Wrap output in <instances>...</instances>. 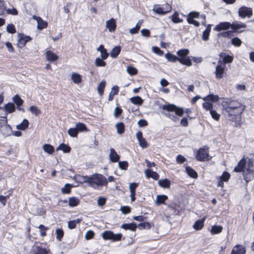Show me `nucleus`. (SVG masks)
<instances>
[{
  "mask_svg": "<svg viewBox=\"0 0 254 254\" xmlns=\"http://www.w3.org/2000/svg\"><path fill=\"white\" fill-rule=\"evenodd\" d=\"M221 99L220 105L223 116L229 122L234 123L236 127H240L242 115L245 110L246 106L239 100L231 97L220 98L218 95L209 94L202 98L204 101L216 103Z\"/></svg>",
  "mask_w": 254,
  "mask_h": 254,
  "instance_id": "nucleus-1",
  "label": "nucleus"
},
{
  "mask_svg": "<svg viewBox=\"0 0 254 254\" xmlns=\"http://www.w3.org/2000/svg\"><path fill=\"white\" fill-rule=\"evenodd\" d=\"M247 24L241 22L235 21L231 23L229 22H221L216 25L213 30L215 31L220 32L222 30H227L231 28L234 33H240L243 32L244 30H239L241 28L247 27Z\"/></svg>",
  "mask_w": 254,
  "mask_h": 254,
  "instance_id": "nucleus-2",
  "label": "nucleus"
},
{
  "mask_svg": "<svg viewBox=\"0 0 254 254\" xmlns=\"http://www.w3.org/2000/svg\"><path fill=\"white\" fill-rule=\"evenodd\" d=\"M107 179L103 175L95 173L89 176V187L97 189L99 187L107 186Z\"/></svg>",
  "mask_w": 254,
  "mask_h": 254,
  "instance_id": "nucleus-3",
  "label": "nucleus"
},
{
  "mask_svg": "<svg viewBox=\"0 0 254 254\" xmlns=\"http://www.w3.org/2000/svg\"><path fill=\"white\" fill-rule=\"evenodd\" d=\"M189 54V51L187 49H181L177 52L178 61L183 65L190 66L192 65V63L191 59L188 57Z\"/></svg>",
  "mask_w": 254,
  "mask_h": 254,
  "instance_id": "nucleus-4",
  "label": "nucleus"
},
{
  "mask_svg": "<svg viewBox=\"0 0 254 254\" xmlns=\"http://www.w3.org/2000/svg\"><path fill=\"white\" fill-rule=\"evenodd\" d=\"M247 163H248L247 167L244 174V179L247 183H248L254 178V159L248 157Z\"/></svg>",
  "mask_w": 254,
  "mask_h": 254,
  "instance_id": "nucleus-5",
  "label": "nucleus"
},
{
  "mask_svg": "<svg viewBox=\"0 0 254 254\" xmlns=\"http://www.w3.org/2000/svg\"><path fill=\"white\" fill-rule=\"evenodd\" d=\"M208 156L209 149L205 146L198 149L196 153L195 158L198 161L204 162L209 160Z\"/></svg>",
  "mask_w": 254,
  "mask_h": 254,
  "instance_id": "nucleus-6",
  "label": "nucleus"
},
{
  "mask_svg": "<svg viewBox=\"0 0 254 254\" xmlns=\"http://www.w3.org/2000/svg\"><path fill=\"white\" fill-rule=\"evenodd\" d=\"M162 109L168 112H174L175 114L179 117L183 116L184 113V109L182 108L179 107L174 104L163 105L162 106Z\"/></svg>",
  "mask_w": 254,
  "mask_h": 254,
  "instance_id": "nucleus-7",
  "label": "nucleus"
},
{
  "mask_svg": "<svg viewBox=\"0 0 254 254\" xmlns=\"http://www.w3.org/2000/svg\"><path fill=\"white\" fill-rule=\"evenodd\" d=\"M200 16L199 12L192 11L189 13L187 15V21L190 24H192L196 27H198L200 23L198 21L195 20L194 18H198Z\"/></svg>",
  "mask_w": 254,
  "mask_h": 254,
  "instance_id": "nucleus-8",
  "label": "nucleus"
},
{
  "mask_svg": "<svg viewBox=\"0 0 254 254\" xmlns=\"http://www.w3.org/2000/svg\"><path fill=\"white\" fill-rule=\"evenodd\" d=\"M184 213V209L182 207H167L165 212L166 217H171L173 215L181 216Z\"/></svg>",
  "mask_w": 254,
  "mask_h": 254,
  "instance_id": "nucleus-9",
  "label": "nucleus"
},
{
  "mask_svg": "<svg viewBox=\"0 0 254 254\" xmlns=\"http://www.w3.org/2000/svg\"><path fill=\"white\" fill-rule=\"evenodd\" d=\"M103 238L105 240H112L113 241H118L121 239L122 235L121 233L115 234L112 231H106L102 234Z\"/></svg>",
  "mask_w": 254,
  "mask_h": 254,
  "instance_id": "nucleus-10",
  "label": "nucleus"
},
{
  "mask_svg": "<svg viewBox=\"0 0 254 254\" xmlns=\"http://www.w3.org/2000/svg\"><path fill=\"white\" fill-rule=\"evenodd\" d=\"M165 7H162L160 4H155L153 7V11L156 13L160 15H164L170 12L172 10V6L166 3L165 5Z\"/></svg>",
  "mask_w": 254,
  "mask_h": 254,
  "instance_id": "nucleus-11",
  "label": "nucleus"
},
{
  "mask_svg": "<svg viewBox=\"0 0 254 254\" xmlns=\"http://www.w3.org/2000/svg\"><path fill=\"white\" fill-rule=\"evenodd\" d=\"M248 157L243 156V158L239 161L237 165L234 168L233 171L236 173H243L244 176V173L246 172V167Z\"/></svg>",
  "mask_w": 254,
  "mask_h": 254,
  "instance_id": "nucleus-12",
  "label": "nucleus"
},
{
  "mask_svg": "<svg viewBox=\"0 0 254 254\" xmlns=\"http://www.w3.org/2000/svg\"><path fill=\"white\" fill-rule=\"evenodd\" d=\"M253 14L252 9L245 6H241L238 10V15L242 18H245L246 17L250 18L253 15Z\"/></svg>",
  "mask_w": 254,
  "mask_h": 254,
  "instance_id": "nucleus-13",
  "label": "nucleus"
},
{
  "mask_svg": "<svg viewBox=\"0 0 254 254\" xmlns=\"http://www.w3.org/2000/svg\"><path fill=\"white\" fill-rule=\"evenodd\" d=\"M31 40H32V38L30 36L25 35L23 33H19L17 45L19 48H22L27 42Z\"/></svg>",
  "mask_w": 254,
  "mask_h": 254,
  "instance_id": "nucleus-14",
  "label": "nucleus"
},
{
  "mask_svg": "<svg viewBox=\"0 0 254 254\" xmlns=\"http://www.w3.org/2000/svg\"><path fill=\"white\" fill-rule=\"evenodd\" d=\"M218 65L216 67L215 73L216 78L220 79L223 77L225 66V65L222 64V61L221 59L218 60Z\"/></svg>",
  "mask_w": 254,
  "mask_h": 254,
  "instance_id": "nucleus-15",
  "label": "nucleus"
},
{
  "mask_svg": "<svg viewBox=\"0 0 254 254\" xmlns=\"http://www.w3.org/2000/svg\"><path fill=\"white\" fill-rule=\"evenodd\" d=\"M12 100L14 104L16 105L17 108L19 111H25L23 108H21V106L23 104L24 100L21 98L19 95L16 94L14 95L12 97Z\"/></svg>",
  "mask_w": 254,
  "mask_h": 254,
  "instance_id": "nucleus-16",
  "label": "nucleus"
},
{
  "mask_svg": "<svg viewBox=\"0 0 254 254\" xmlns=\"http://www.w3.org/2000/svg\"><path fill=\"white\" fill-rule=\"evenodd\" d=\"M136 138L138 140L139 145L143 148H146L148 147V144L146 139L143 137L142 132L140 131L136 133Z\"/></svg>",
  "mask_w": 254,
  "mask_h": 254,
  "instance_id": "nucleus-17",
  "label": "nucleus"
},
{
  "mask_svg": "<svg viewBox=\"0 0 254 254\" xmlns=\"http://www.w3.org/2000/svg\"><path fill=\"white\" fill-rule=\"evenodd\" d=\"M219 56L221 59H222V64L223 63V65L231 63L234 59L233 56L226 55V53L223 52L221 53Z\"/></svg>",
  "mask_w": 254,
  "mask_h": 254,
  "instance_id": "nucleus-18",
  "label": "nucleus"
},
{
  "mask_svg": "<svg viewBox=\"0 0 254 254\" xmlns=\"http://www.w3.org/2000/svg\"><path fill=\"white\" fill-rule=\"evenodd\" d=\"M144 173L147 178H152L154 180H158L159 179V175L151 169H147L145 170Z\"/></svg>",
  "mask_w": 254,
  "mask_h": 254,
  "instance_id": "nucleus-19",
  "label": "nucleus"
},
{
  "mask_svg": "<svg viewBox=\"0 0 254 254\" xmlns=\"http://www.w3.org/2000/svg\"><path fill=\"white\" fill-rule=\"evenodd\" d=\"M30 212L33 215L42 216L45 214L46 210L43 207H31Z\"/></svg>",
  "mask_w": 254,
  "mask_h": 254,
  "instance_id": "nucleus-20",
  "label": "nucleus"
},
{
  "mask_svg": "<svg viewBox=\"0 0 254 254\" xmlns=\"http://www.w3.org/2000/svg\"><path fill=\"white\" fill-rule=\"evenodd\" d=\"M246 250L245 247L240 245H236L231 251V254H245Z\"/></svg>",
  "mask_w": 254,
  "mask_h": 254,
  "instance_id": "nucleus-21",
  "label": "nucleus"
},
{
  "mask_svg": "<svg viewBox=\"0 0 254 254\" xmlns=\"http://www.w3.org/2000/svg\"><path fill=\"white\" fill-rule=\"evenodd\" d=\"M109 158L111 162L113 163H116L119 162L120 160V156L117 154L114 148H111Z\"/></svg>",
  "mask_w": 254,
  "mask_h": 254,
  "instance_id": "nucleus-22",
  "label": "nucleus"
},
{
  "mask_svg": "<svg viewBox=\"0 0 254 254\" xmlns=\"http://www.w3.org/2000/svg\"><path fill=\"white\" fill-rule=\"evenodd\" d=\"M106 26L110 32H114L117 27L115 20L112 18L109 20L107 21Z\"/></svg>",
  "mask_w": 254,
  "mask_h": 254,
  "instance_id": "nucleus-23",
  "label": "nucleus"
},
{
  "mask_svg": "<svg viewBox=\"0 0 254 254\" xmlns=\"http://www.w3.org/2000/svg\"><path fill=\"white\" fill-rule=\"evenodd\" d=\"M45 55L47 60L51 62H54L57 61L59 58L58 56L56 54L50 50L47 51Z\"/></svg>",
  "mask_w": 254,
  "mask_h": 254,
  "instance_id": "nucleus-24",
  "label": "nucleus"
},
{
  "mask_svg": "<svg viewBox=\"0 0 254 254\" xmlns=\"http://www.w3.org/2000/svg\"><path fill=\"white\" fill-rule=\"evenodd\" d=\"M206 216H204L201 219H199L195 222L193 225V228L196 230H200L204 226V222L206 219Z\"/></svg>",
  "mask_w": 254,
  "mask_h": 254,
  "instance_id": "nucleus-25",
  "label": "nucleus"
},
{
  "mask_svg": "<svg viewBox=\"0 0 254 254\" xmlns=\"http://www.w3.org/2000/svg\"><path fill=\"white\" fill-rule=\"evenodd\" d=\"M211 24H208L206 26V29L203 31L202 33V39L203 41H206L209 40L210 33L211 29Z\"/></svg>",
  "mask_w": 254,
  "mask_h": 254,
  "instance_id": "nucleus-26",
  "label": "nucleus"
},
{
  "mask_svg": "<svg viewBox=\"0 0 254 254\" xmlns=\"http://www.w3.org/2000/svg\"><path fill=\"white\" fill-rule=\"evenodd\" d=\"M75 178L77 182L80 184L87 183L89 185V176L78 175Z\"/></svg>",
  "mask_w": 254,
  "mask_h": 254,
  "instance_id": "nucleus-27",
  "label": "nucleus"
},
{
  "mask_svg": "<svg viewBox=\"0 0 254 254\" xmlns=\"http://www.w3.org/2000/svg\"><path fill=\"white\" fill-rule=\"evenodd\" d=\"M187 174L191 178L196 179L198 177L197 172L190 166H187L185 168Z\"/></svg>",
  "mask_w": 254,
  "mask_h": 254,
  "instance_id": "nucleus-28",
  "label": "nucleus"
},
{
  "mask_svg": "<svg viewBox=\"0 0 254 254\" xmlns=\"http://www.w3.org/2000/svg\"><path fill=\"white\" fill-rule=\"evenodd\" d=\"M170 18L171 19L172 22L174 23H182L184 20L181 18L179 16V13L177 11H175L173 15L170 16Z\"/></svg>",
  "mask_w": 254,
  "mask_h": 254,
  "instance_id": "nucleus-29",
  "label": "nucleus"
},
{
  "mask_svg": "<svg viewBox=\"0 0 254 254\" xmlns=\"http://www.w3.org/2000/svg\"><path fill=\"white\" fill-rule=\"evenodd\" d=\"M37 28L39 30H42L44 28H46L48 26V23L43 20L42 18L40 17H37Z\"/></svg>",
  "mask_w": 254,
  "mask_h": 254,
  "instance_id": "nucleus-30",
  "label": "nucleus"
},
{
  "mask_svg": "<svg viewBox=\"0 0 254 254\" xmlns=\"http://www.w3.org/2000/svg\"><path fill=\"white\" fill-rule=\"evenodd\" d=\"M2 133L6 136H8L12 133V128L11 126L7 123L6 125L4 126L2 128H0Z\"/></svg>",
  "mask_w": 254,
  "mask_h": 254,
  "instance_id": "nucleus-31",
  "label": "nucleus"
},
{
  "mask_svg": "<svg viewBox=\"0 0 254 254\" xmlns=\"http://www.w3.org/2000/svg\"><path fill=\"white\" fill-rule=\"evenodd\" d=\"M119 92V87L117 85H114L109 93L108 101H112L114 99V96L117 95Z\"/></svg>",
  "mask_w": 254,
  "mask_h": 254,
  "instance_id": "nucleus-32",
  "label": "nucleus"
},
{
  "mask_svg": "<svg viewBox=\"0 0 254 254\" xmlns=\"http://www.w3.org/2000/svg\"><path fill=\"white\" fill-rule=\"evenodd\" d=\"M57 151L62 150L64 153H69L71 151L70 147L64 143L60 144L58 147L56 148Z\"/></svg>",
  "mask_w": 254,
  "mask_h": 254,
  "instance_id": "nucleus-33",
  "label": "nucleus"
},
{
  "mask_svg": "<svg viewBox=\"0 0 254 254\" xmlns=\"http://www.w3.org/2000/svg\"><path fill=\"white\" fill-rule=\"evenodd\" d=\"M29 125L28 120L25 119L20 124L16 126V128L19 130H24L28 127Z\"/></svg>",
  "mask_w": 254,
  "mask_h": 254,
  "instance_id": "nucleus-34",
  "label": "nucleus"
},
{
  "mask_svg": "<svg viewBox=\"0 0 254 254\" xmlns=\"http://www.w3.org/2000/svg\"><path fill=\"white\" fill-rule=\"evenodd\" d=\"M158 184H159V186H160L161 187L163 188L169 189V188H170V187H171V182L167 179H162V180H159Z\"/></svg>",
  "mask_w": 254,
  "mask_h": 254,
  "instance_id": "nucleus-35",
  "label": "nucleus"
},
{
  "mask_svg": "<svg viewBox=\"0 0 254 254\" xmlns=\"http://www.w3.org/2000/svg\"><path fill=\"white\" fill-rule=\"evenodd\" d=\"M136 224L135 223H131L128 224H123L121 226V228L125 230H130L134 231L136 229Z\"/></svg>",
  "mask_w": 254,
  "mask_h": 254,
  "instance_id": "nucleus-36",
  "label": "nucleus"
},
{
  "mask_svg": "<svg viewBox=\"0 0 254 254\" xmlns=\"http://www.w3.org/2000/svg\"><path fill=\"white\" fill-rule=\"evenodd\" d=\"M4 109L8 114H10L15 111V107L13 103H8L4 105Z\"/></svg>",
  "mask_w": 254,
  "mask_h": 254,
  "instance_id": "nucleus-37",
  "label": "nucleus"
},
{
  "mask_svg": "<svg viewBox=\"0 0 254 254\" xmlns=\"http://www.w3.org/2000/svg\"><path fill=\"white\" fill-rule=\"evenodd\" d=\"M223 227L220 225H213L211 227L210 233L212 235L218 234L222 232Z\"/></svg>",
  "mask_w": 254,
  "mask_h": 254,
  "instance_id": "nucleus-38",
  "label": "nucleus"
},
{
  "mask_svg": "<svg viewBox=\"0 0 254 254\" xmlns=\"http://www.w3.org/2000/svg\"><path fill=\"white\" fill-rule=\"evenodd\" d=\"M75 127L77 130L78 132L88 131L89 130L84 124L80 122L77 123L76 124Z\"/></svg>",
  "mask_w": 254,
  "mask_h": 254,
  "instance_id": "nucleus-39",
  "label": "nucleus"
},
{
  "mask_svg": "<svg viewBox=\"0 0 254 254\" xmlns=\"http://www.w3.org/2000/svg\"><path fill=\"white\" fill-rule=\"evenodd\" d=\"M43 149L45 152L49 154H52L55 151L54 146L50 144H44L43 146Z\"/></svg>",
  "mask_w": 254,
  "mask_h": 254,
  "instance_id": "nucleus-40",
  "label": "nucleus"
},
{
  "mask_svg": "<svg viewBox=\"0 0 254 254\" xmlns=\"http://www.w3.org/2000/svg\"><path fill=\"white\" fill-rule=\"evenodd\" d=\"M36 249L37 250L34 254H48L50 252L49 249L43 248L42 246H37Z\"/></svg>",
  "mask_w": 254,
  "mask_h": 254,
  "instance_id": "nucleus-41",
  "label": "nucleus"
},
{
  "mask_svg": "<svg viewBox=\"0 0 254 254\" xmlns=\"http://www.w3.org/2000/svg\"><path fill=\"white\" fill-rule=\"evenodd\" d=\"M121 51V48L120 46H116L111 51L110 55L113 58H116L120 54Z\"/></svg>",
  "mask_w": 254,
  "mask_h": 254,
  "instance_id": "nucleus-42",
  "label": "nucleus"
},
{
  "mask_svg": "<svg viewBox=\"0 0 254 254\" xmlns=\"http://www.w3.org/2000/svg\"><path fill=\"white\" fill-rule=\"evenodd\" d=\"M168 199V196L166 195H158L156 198L157 203L158 205L165 204V201Z\"/></svg>",
  "mask_w": 254,
  "mask_h": 254,
  "instance_id": "nucleus-43",
  "label": "nucleus"
},
{
  "mask_svg": "<svg viewBox=\"0 0 254 254\" xmlns=\"http://www.w3.org/2000/svg\"><path fill=\"white\" fill-rule=\"evenodd\" d=\"M116 127L117 130V132L119 134H122L125 132V126L123 122L118 123L116 125Z\"/></svg>",
  "mask_w": 254,
  "mask_h": 254,
  "instance_id": "nucleus-44",
  "label": "nucleus"
},
{
  "mask_svg": "<svg viewBox=\"0 0 254 254\" xmlns=\"http://www.w3.org/2000/svg\"><path fill=\"white\" fill-rule=\"evenodd\" d=\"M131 103L134 105H140L143 103V100L139 96H134L130 99Z\"/></svg>",
  "mask_w": 254,
  "mask_h": 254,
  "instance_id": "nucleus-45",
  "label": "nucleus"
},
{
  "mask_svg": "<svg viewBox=\"0 0 254 254\" xmlns=\"http://www.w3.org/2000/svg\"><path fill=\"white\" fill-rule=\"evenodd\" d=\"M80 200L76 197H71L69 199V205L70 206H76L79 204Z\"/></svg>",
  "mask_w": 254,
  "mask_h": 254,
  "instance_id": "nucleus-46",
  "label": "nucleus"
},
{
  "mask_svg": "<svg viewBox=\"0 0 254 254\" xmlns=\"http://www.w3.org/2000/svg\"><path fill=\"white\" fill-rule=\"evenodd\" d=\"M71 79L75 84L80 83L82 80L81 75L76 73H73L72 74Z\"/></svg>",
  "mask_w": 254,
  "mask_h": 254,
  "instance_id": "nucleus-47",
  "label": "nucleus"
},
{
  "mask_svg": "<svg viewBox=\"0 0 254 254\" xmlns=\"http://www.w3.org/2000/svg\"><path fill=\"white\" fill-rule=\"evenodd\" d=\"M202 106L206 111H210L213 109V103L209 101H205L202 103Z\"/></svg>",
  "mask_w": 254,
  "mask_h": 254,
  "instance_id": "nucleus-48",
  "label": "nucleus"
},
{
  "mask_svg": "<svg viewBox=\"0 0 254 254\" xmlns=\"http://www.w3.org/2000/svg\"><path fill=\"white\" fill-rule=\"evenodd\" d=\"M165 58L169 62H176L178 61V57L170 53H167L165 54Z\"/></svg>",
  "mask_w": 254,
  "mask_h": 254,
  "instance_id": "nucleus-49",
  "label": "nucleus"
},
{
  "mask_svg": "<svg viewBox=\"0 0 254 254\" xmlns=\"http://www.w3.org/2000/svg\"><path fill=\"white\" fill-rule=\"evenodd\" d=\"M106 86V81H102L98 85L97 89L99 94L102 96L103 95L104 91V89Z\"/></svg>",
  "mask_w": 254,
  "mask_h": 254,
  "instance_id": "nucleus-50",
  "label": "nucleus"
},
{
  "mask_svg": "<svg viewBox=\"0 0 254 254\" xmlns=\"http://www.w3.org/2000/svg\"><path fill=\"white\" fill-rule=\"evenodd\" d=\"M209 113L213 120L216 121H218L220 120V114L218 113L216 110L212 109L209 111Z\"/></svg>",
  "mask_w": 254,
  "mask_h": 254,
  "instance_id": "nucleus-51",
  "label": "nucleus"
},
{
  "mask_svg": "<svg viewBox=\"0 0 254 254\" xmlns=\"http://www.w3.org/2000/svg\"><path fill=\"white\" fill-rule=\"evenodd\" d=\"M29 111L31 113L36 116H39L41 114V110L35 106H32L29 108Z\"/></svg>",
  "mask_w": 254,
  "mask_h": 254,
  "instance_id": "nucleus-52",
  "label": "nucleus"
},
{
  "mask_svg": "<svg viewBox=\"0 0 254 254\" xmlns=\"http://www.w3.org/2000/svg\"><path fill=\"white\" fill-rule=\"evenodd\" d=\"M56 234L57 239L58 241H61L64 235L63 230L61 228H57L56 230Z\"/></svg>",
  "mask_w": 254,
  "mask_h": 254,
  "instance_id": "nucleus-53",
  "label": "nucleus"
},
{
  "mask_svg": "<svg viewBox=\"0 0 254 254\" xmlns=\"http://www.w3.org/2000/svg\"><path fill=\"white\" fill-rule=\"evenodd\" d=\"M67 133L72 137H77L78 133L76 127L69 128Z\"/></svg>",
  "mask_w": 254,
  "mask_h": 254,
  "instance_id": "nucleus-54",
  "label": "nucleus"
},
{
  "mask_svg": "<svg viewBox=\"0 0 254 254\" xmlns=\"http://www.w3.org/2000/svg\"><path fill=\"white\" fill-rule=\"evenodd\" d=\"M127 71L130 75H135L137 73V69L131 65L127 67Z\"/></svg>",
  "mask_w": 254,
  "mask_h": 254,
  "instance_id": "nucleus-55",
  "label": "nucleus"
},
{
  "mask_svg": "<svg viewBox=\"0 0 254 254\" xmlns=\"http://www.w3.org/2000/svg\"><path fill=\"white\" fill-rule=\"evenodd\" d=\"M72 186L69 184H66L62 189V192L64 194H69L71 192Z\"/></svg>",
  "mask_w": 254,
  "mask_h": 254,
  "instance_id": "nucleus-56",
  "label": "nucleus"
},
{
  "mask_svg": "<svg viewBox=\"0 0 254 254\" xmlns=\"http://www.w3.org/2000/svg\"><path fill=\"white\" fill-rule=\"evenodd\" d=\"M104 60L100 58H96L95 61V65L97 66H105L106 65V63L104 61Z\"/></svg>",
  "mask_w": 254,
  "mask_h": 254,
  "instance_id": "nucleus-57",
  "label": "nucleus"
},
{
  "mask_svg": "<svg viewBox=\"0 0 254 254\" xmlns=\"http://www.w3.org/2000/svg\"><path fill=\"white\" fill-rule=\"evenodd\" d=\"M119 168L124 170H127L128 168V163L127 161H119Z\"/></svg>",
  "mask_w": 254,
  "mask_h": 254,
  "instance_id": "nucleus-58",
  "label": "nucleus"
},
{
  "mask_svg": "<svg viewBox=\"0 0 254 254\" xmlns=\"http://www.w3.org/2000/svg\"><path fill=\"white\" fill-rule=\"evenodd\" d=\"M232 44L236 47H240L241 46L242 42L238 37H234L231 40Z\"/></svg>",
  "mask_w": 254,
  "mask_h": 254,
  "instance_id": "nucleus-59",
  "label": "nucleus"
},
{
  "mask_svg": "<svg viewBox=\"0 0 254 254\" xmlns=\"http://www.w3.org/2000/svg\"><path fill=\"white\" fill-rule=\"evenodd\" d=\"M38 228L40 229L41 236H45L46 235V231L49 229V228L42 224L40 225Z\"/></svg>",
  "mask_w": 254,
  "mask_h": 254,
  "instance_id": "nucleus-60",
  "label": "nucleus"
},
{
  "mask_svg": "<svg viewBox=\"0 0 254 254\" xmlns=\"http://www.w3.org/2000/svg\"><path fill=\"white\" fill-rule=\"evenodd\" d=\"M7 32L10 34H14L16 32L15 26L13 24H8L6 27Z\"/></svg>",
  "mask_w": 254,
  "mask_h": 254,
  "instance_id": "nucleus-61",
  "label": "nucleus"
},
{
  "mask_svg": "<svg viewBox=\"0 0 254 254\" xmlns=\"http://www.w3.org/2000/svg\"><path fill=\"white\" fill-rule=\"evenodd\" d=\"M230 178V175L226 171L223 172L222 176L220 177L219 179L222 180L225 182H227Z\"/></svg>",
  "mask_w": 254,
  "mask_h": 254,
  "instance_id": "nucleus-62",
  "label": "nucleus"
},
{
  "mask_svg": "<svg viewBox=\"0 0 254 254\" xmlns=\"http://www.w3.org/2000/svg\"><path fill=\"white\" fill-rule=\"evenodd\" d=\"M123 110L120 107H116L115 109L114 115L115 118H118L122 113Z\"/></svg>",
  "mask_w": 254,
  "mask_h": 254,
  "instance_id": "nucleus-63",
  "label": "nucleus"
},
{
  "mask_svg": "<svg viewBox=\"0 0 254 254\" xmlns=\"http://www.w3.org/2000/svg\"><path fill=\"white\" fill-rule=\"evenodd\" d=\"M234 32L233 30H228L223 32L221 33L219 35L223 37H230L232 36V33Z\"/></svg>",
  "mask_w": 254,
  "mask_h": 254,
  "instance_id": "nucleus-64",
  "label": "nucleus"
}]
</instances>
